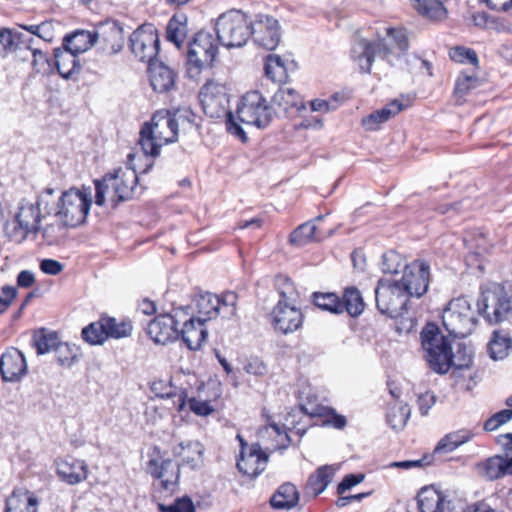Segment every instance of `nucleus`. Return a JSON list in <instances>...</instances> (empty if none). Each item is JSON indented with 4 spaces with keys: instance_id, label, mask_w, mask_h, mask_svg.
<instances>
[{
    "instance_id": "1",
    "label": "nucleus",
    "mask_w": 512,
    "mask_h": 512,
    "mask_svg": "<svg viewBox=\"0 0 512 512\" xmlns=\"http://www.w3.org/2000/svg\"><path fill=\"white\" fill-rule=\"evenodd\" d=\"M192 112L187 109L157 111L140 130L139 144L146 156L156 157L164 144L177 141L179 126L191 125Z\"/></svg>"
},
{
    "instance_id": "2",
    "label": "nucleus",
    "mask_w": 512,
    "mask_h": 512,
    "mask_svg": "<svg viewBox=\"0 0 512 512\" xmlns=\"http://www.w3.org/2000/svg\"><path fill=\"white\" fill-rule=\"evenodd\" d=\"M424 357L429 367L438 374H445L451 367L468 368L472 363L471 351L463 344L458 345L456 355L452 353L451 341L441 334L435 324H427L421 332Z\"/></svg>"
},
{
    "instance_id": "3",
    "label": "nucleus",
    "mask_w": 512,
    "mask_h": 512,
    "mask_svg": "<svg viewBox=\"0 0 512 512\" xmlns=\"http://www.w3.org/2000/svg\"><path fill=\"white\" fill-rule=\"evenodd\" d=\"M135 157L134 153L128 154L126 170L118 169L114 174H107L102 180L95 181V203L97 205L102 206L104 204L106 195L115 204L133 197L138 183V175L134 164Z\"/></svg>"
},
{
    "instance_id": "4",
    "label": "nucleus",
    "mask_w": 512,
    "mask_h": 512,
    "mask_svg": "<svg viewBox=\"0 0 512 512\" xmlns=\"http://www.w3.org/2000/svg\"><path fill=\"white\" fill-rule=\"evenodd\" d=\"M91 203L90 189L71 188L63 192L57 202L53 195L50 208L53 209L52 214L59 219L63 226L75 228L85 222Z\"/></svg>"
},
{
    "instance_id": "5",
    "label": "nucleus",
    "mask_w": 512,
    "mask_h": 512,
    "mask_svg": "<svg viewBox=\"0 0 512 512\" xmlns=\"http://www.w3.org/2000/svg\"><path fill=\"white\" fill-rule=\"evenodd\" d=\"M200 102L204 113L210 118L226 116V128L229 133L238 137L242 142L247 140V135L241 125L235 121L234 115L228 111V94L224 85L208 81L199 93Z\"/></svg>"
},
{
    "instance_id": "6",
    "label": "nucleus",
    "mask_w": 512,
    "mask_h": 512,
    "mask_svg": "<svg viewBox=\"0 0 512 512\" xmlns=\"http://www.w3.org/2000/svg\"><path fill=\"white\" fill-rule=\"evenodd\" d=\"M215 31L224 47H242L251 37V18L240 10H230L218 17Z\"/></svg>"
},
{
    "instance_id": "7",
    "label": "nucleus",
    "mask_w": 512,
    "mask_h": 512,
    "mask_svg": "<svg viewBox=\"0 0 512 512\" xmlns=\"http://www.w3.org/2000/svg\"><path fill=\"white\" fill-rule=\"evenodd\" d=\"M478 312L491 325L512 320L511 296L500 284L483 290L477 301Z\"/></svg>"
},
{
    "instance_id": "8",
    "label": "nucleus",
    "mask_w": 512,
    "mask_h": 512,
    "mask_svg": "<svg viewBox=\"0 0 512 512\" xmlns=\"http://www.w3.org/2000/svg\"><path fill=\"white\" fill-rule=\"evenodd\" d=\"M410 296L398 279L382 278L375 288L376 306L379 312L390 318H398L407 312Z\"/></svg>"
},
{
    "instance_id": "9",
    "label": "nucleus",
    "mask_w": 512,
    "mask_h": 512,
    "mask_svg": "<svg viewBox=\"0 0 512 512\" xmlns=\"http://www.w3.org/2000/svg\"><path fill=\"white\" fill-rule=\"evenodd\" d=\"M442 322L449 335L464 338L472 333L477 319L469 300L461 296L448 303L442 313Z\"/></svg>"
},
{
    "instance_id": "10",
    "label": "nucleus",
    "mask_w": 512,
    "mask_h": 512,
    "mask_svg": "<svg viewBox=\"0 0 512 512\" xmlns=\"http://www.w3.org/2000/svg\"><path fill=\"white\" fill-rule=\"evenodd\" d=\"M55 190L46 188L38 197L35 203L22 200L19 204L18 212L15 215V221L22 233L21 239H25L29 234H36L40 231V222L44 217L41 207L46 214L50 215L53 209L50 208L51 198Z\"/></svg>"
},
{
    "instance_id": "11",
    "label": "nucleus",
    "mask_w": 512,
    "mask_h": 512,
    "mask_svg": "<svg viewBox=\"0 0 512 512\" xmlns=\"http://www.w3.org/2000/svg\"><path fill=\"white\" fill-rule=\"evenodd\" d=\"M237 295L226 292L221 297L210 292H199L194 298V305L198 316L196 318L207 322L222 315L230 318L236 313Z\"/></svg>"
},
{
    "instance_id": "12",
    "label": "nucleus",
    "mask_w": 512,
    "mask_h": 512,
    "mask_svg": "<svg viewBox=\"0 0 512 512\" xmlns=\"http://www.w3.org/2000/svg\"><path fill=\"white\" fill-rule=\"evenodd\" d=\"M236 113L240 122L259 129L266 128L273 118L271 106L258 91L247 92L241 98Z\"/></svg>"
},
{
    "instance_id": "13",
    "label": "nucleus",
    "mask_w": 512,
    "mask_h": 512,
    "mask_svg": "<svg viewBox=\"0 0 512 512\" xmlns=\"http://www.w3.org/2000/svg\"><path fill=\"white\" fill-rule=\"evenodd\" d=\"M218 52L213 35L207 31H199L188 42L186 59L189 73L198 74L205 66H211Z\"/></svg>"
},
{
    "instance_id": "14",
    "label": "nucleus",
    "mask_w": 512,
    "mask_h": 512,
    "mask_svg": "<svg viewBox=\"0 0 512 512\" xmlns=\"http://www.w3.org/2000/svg\"><path fill=\"white\" fill-rule=\"evenodd\" d=\"M187 315L185 308L174 309V314H161L151 320L147 326V334L157 344H167L179 338V325L183 316Z\"/></svg>"
},
{
    "instance_id": "15",
    "label": "nucleus",
    "mask_w": 512,
    "mask_h": 512,
    "mask_svg": "<svg viewBox=\"0 0 512 512\" xmlns=\"http://www.w3.org/2000/svg\"><path fill=\"white\" fill-rule=\"evenodd\" d=\"M130 49L140 61L152 64L159 52L160 40L155 27L145 24L135 30L129 38Z\"/></svg>"
},
{
    "instance_id": "16",
    "label": "nucleus",
    "mask_w": 512,
    "mask_h": 512,
    "mask_svg": "<svg viewBox=\"0 0 512 512\" xmlns=\"http://www.w3.org/2000/svg\"><path fill=\"white\" fill-rule=\"evenodd\" d=\"M410 297H421L429 288L430 266L422 260H414L405 265L403 275L398 280Z\"/></svg>"
},
{
    "instance_id": "17",
    "label": "nucleus",
    "mask_w": 512,
    "mask_h": 512,
    "mask_svg": "<svg viewBox=\"0 0 512 512\" xmlns=\"http://www.w3.org/2000/svg\"><path fill=\"white\" fill-rule=\"evenodd\" d=\"M251 37L267 50L275 49L281 38L277 19L267 14H256L251 18Z\"/></svg>"
},
{
    "instance_id": "18",
    "label": "nucleus",
    "mask_w": 512,
    "mask_h": 512,
    "mask_svg": "<svg viewBox=\"0 0 512 512\" xmlns=\"http://www.w3.org/2000/svg\"><path fill=\"white\" fill-rule=\"evenodd\" d=\"M273 325L283 334L293 333L303 323V314L294 303L279 300L272 311Z\"/></svg>"
},
{
    "instance_id": "19",
    "label": "nucleus",
    "mask_w": 512,
    "mask_h": 512,
    "mask_svg": "<svg viewBox=\"0 0 512 512\" xmlns=\"http://www.w3.org/2000/svg\"><path fill=\"white\" fill-rule=\"evenodd\" d=\"M184 308L187 315L183 316L180 323L182 328L179 329V337L181 336L183 342L190 350H197L203 345L208 336V331L205 326L206 322L195 316H190L189 306H185Z\"/></svg>"
},
{
    "instance_id": "20",
    "label": "nucleus",
    "mask_w": 512,
    "mask_h": 512,
    "mask_svg": "<svg viewBox=\"0 0 512 512\" xmlns=\"http://www.w3.org/2000/svg\"><path fill=\"white\" fill-rule=\"evenodd\" d=\"M147 472L154 478L160 480L161 487L169 492H173L178 485L180 478V465L171 459H165L159 462L150 459L147 462Z\"/></svg>"
},
{
    "instance_id": "21",
    "label": "nucleus",
    "mask_w": 512,
    "mask_h": 512,
    "mask_svg": "<svg viewBox=\"0 0 512 512\" xmlns=\"http://www.w3.org/2000/svg\"><path fill=\"white\" fill-rule=\"evenodd\" d=\"M96 42H101L102 49L109 54H117L124 47L123 28L117 21L100 23L95 30Z\"/></svg>"
},
{
    "instance_id": "22",
    "label": "nucleus",
    "mask_w": 512,
    "mask_h": 512,
    "mask_svg": "<svg viewBox=\"0 0 512 512\" xmlns=\"http://www.w3.org/2000/svg\"><path fill=\"white\" fill-rule=\"evenodd\" d=\"M0 372L2 379L6 382L20 380L27 372V364L22 352L12 347L3 353L0 358Z\"/></svg>"
},
{
    "instance_id": "23",
    "label": "nucleus",
    "mask_w": 512,
    "mask_h": 512,
    "mask_svg": "<svg viewBox=\"0 0 512 512\" xmlns=\"http://www.w3.org/2000/svg\"><path fill=\"white\" fill-rule=\"evenodd\" d=\"M54 465L59 479L69 485H76L88 477V466L84 460L57 458Z\"/></svg>"
},
{
    "instance_id": "24",
    "label": "nucleus",
    "mask_w": 512,
    "mask_h": 512,
    "mask_svg": "<svg viewBox=\"0 0 512 512\" xmlns=\"http://www.w3.org/2000/svg\"><path fill=\"white\" fill-rule=\"evenodd\" d=\"M267 462L268 456L262 452L258 444H254L249 448L248 452H240L237 468L243 475L253 479L265 470Z\"/></svg>"
},
{
    "instance_id": "25",
    "label": "nucleus",
    "mask_w": 512,
    "mask_h": 512,
    "mask_svg": "<svg viewBox=\"0 0 512 512\" xmlns=\"http://www.w3.org/2000/svg\"><path fill=\"white\" fill-rule=\"evenodd\" d=\"M410 105L409 99H394L383 108L376 110L362 119V125L367 131H376L380 125L397 115Z\"/></svg>"
},
{
    "instance_id": "26",
    "label": "nucleus",
    "mask_w": 512,
    "mask_h": 512,
    "mask_svg": "<svg viewBox=\"0 0 512 512\" xmlns=\"http://www.w3.org/2000/svg\"><path fill=\"white\" fill-rule=\"evenodd\" d=\"M417 504L420 512H445L450 500L435 486L423 487L417 494Z\"/></svg>"
},
{
    "instance_id": "27",
    "label": "nucleus",
    "mask_w": 512,
    "mask_h": 512,
    "mask_svg": "<svg viewBox=\"0 0 512 512\" xmlns=\"http://www.w3.org/2000/svg\"><path fill=\"white\" fill-rule=\"evenodd\" d=\"M172 453L192 469L199 468L203 463L204 447L199 441H182L172 448Z\"/></svg>"
},
{
    "instance_id": "28",
    "label": "nucleus",
    "mask_w": 512,
    "mask_h": 512,
    "mask_svg": "<svg viewBox=\"0 0 512 512\" xmlns=\"http://www.w3.org/2000/svg\"><path fill=\"white\" fill-rule=\"evenodd\" d=\"M150 83L154 91L168 92L175 86V72L163 63L149 65Z\"/></svg>"
},
{
    "instance_id": "29",
    "label": "nucleus",
    "mask_w": 512,
    "mask_h": 512,
    "mask_svg": "<svg viewBox=\"0 0 512 512\" xmlns=\"http://www.w3.org/2000/svg\"><path fill=\"white\" fill-rule=\"evenodd\" d=\"M38 499L30 491L16 488L6 500L5 512H37Z\"/></svg>"
},
{
    "instance_id": "30",
    "label": "nucleus",
    "mask_w": 512,
    "mask_h": 512,
    "mask_svg": "<svg viewBox=\"0 0 512 512\" xmlns=\"http://www.w3.org/2000/svg\"><path fill=\"white\" fill-rule=\"evenodd\" d=\"M188 34V17L184 13H176L169 20L166 28V39L181 49Z\"/></svg>"
},
{
    "instance_id": "31",
    "label": "nucleus",
    "mask_w": 512,
    "mask_h": 512,
    "mask_svg": "<svg viewBox=\"0 0 512 512\" xmlns=\"http://www.w3.org/2000/svg\"><path fill=\"white\" fill-rule=\"evenodd\" d=\"M95 43V32L91 33L89 31L80 30L73 34L66 35L63 41V46L66 50L78 55L87 51Z\"/></svg>"
},
{
    "instance_id": "32",
    "label": "nucleus",
    "mask_w": 512,
    "mask_h": 512,
    "mask_svg": "<svg viewBox=\"0 0 512 512\" xmlns=\"http://www.w3.org/2000/svg\"><path fill=\"white\" fill-rule=\"evenodd\" d=\"M299 493L292 483L282 484L272 496L270 503L275 509H290L298 504Z\"/></svg>"
},
{
    "instance_id": "33",
    "label": "nucleus",
    "mask_w": 512,
    "mask_h": 512,
    "mask_svg": "<svg viewBox=\"0 0 512 512\" xmlns=\"http://www.w3.org/2000/svg\"><path fill=\"white\" fill-rule=\"evenodd\" d=\"M418 13L432 21H442L447 18L448 11L441 0H410Z\"/></svg>"
},
{
    "instance_id": "34",
    "label": "nucleus",
    "mask_w": 512,
    "mask_h": 512,
    "mask_svg": "<svg viewBox=\"0 0 512 512\" xmlns=\"http://www.w3.org/2000/svg\"><path fill=\"white\" fill-rule=\"evenodd\" d=\"M334 471L330 466H322L311 474L306 484V492L313 497L321 494L331 482Z\"/></svg>"
},
{
    "instance_id": "35",
    "label": "nucleus",
    "mask_w": 512,
    "mask_h": 512,
    "mask_svg": "<svg viewBox=\"0 0 512 512\" xmlns=\"http://www.w3.org/2000/svg\"><path fill=\"white\" fill-rule=\"evenodd\" d=\"M351 58L358 64L362 72L369 73L374 61L371 42L366 39H359L351 49Z\"/></svg>"
},
{
    "instance_id": "36",
    "label": "nucleus",
    "mask_w": 512,
    "mask_h": 512,
    "mask_svg": "<svg viewBox=\"0 0 512 512\" xmlns=\"http://www.w3.org/2000/svg\"><path fill=\"white\" fill-rule=\"evenodd\" d=\"M351 58L358 64L362 72L369 73L374 61L371 42L366 39H359L351 49Z\"/></svg>"
},
{
    "instance_id": "37",
    "label": "nucleus",
    "mask_w": 512,
    "mask_h": 512,
    "mask_svg": "<svg viewBox=\"0 0 512 512\" xmlns=\"http://www.w3.org/2000/svg\"><path fill=\"white\" fill-rule=\"evenodd\" d=\"M273 104L288 112L292 108L301 110L305 108L302 97L293 88L280 87L272 97Z\"/></svg>"
},
{
    "instance_id": "38",
    "label": "nucleus",
    "mask_w": 512,
    "mask_h": 512,
    "mask_svg": "<svg viewBox=\"0 0 512 512\" xmlns=\"http://www.w3.org/2000/svg\"><path fill=\"white\" fill-rule=\"evenodd\" d=\"M474 434L467 429L458 430L445 435L437 444L434 453H448L469 442Z\"/></svg>"
},
{
    "instance_id": "39",
    "label": "nucleus",
    "mask_w": 512,
    "mask_h": 512,
    "mask_svg": "<svg viewBox=\"0 0 512 512\" xmlns=\"http://www.w3.org/2000/svg\"><path fill=\"white\" fill-rule=\"evenodd\" d=\"M477 469L481 476L489 480H495L508 474L506 459L500 455H495L479 463Z\"/></svg>"
},
{
    "instance_id": "40",
    "label": "nucleus",
    "mask_w": 512,
    "mask_h": 512,
    "mask_svg": "<svg viewBox=\"0 0 512 512\" xmlns=\"http://www.w3.org/2000/svg\"><path fill=\"white\" fill-rule=\"evenodd\" d=\"M341 304L342 313L346 311L352 317L359 316L365 307L362 295L355 287H349L344 291Z\"/></svg>"
},
{
    "instance_id": "41",
    "label": "nucleus",
    "mask_w": 512,
    "mask_h": 512,
    "mask_svg": "<svg viewBox=\"0 0 512 512\" xmlns=\"http://www.w3.org/2000/svg\"><path fill=\"white\" fill-rule=\"evenodd\" d=\"M55 59L58 73L65 79H69L75 72L80 70L77 55L65 48L62 52L55 53Z\"/></svg>"
},
{
    "instance_id": "42",
    "label": "nucleus",
    "mask_w": 512,
    "mask_h": 512,
    "mask_svg": "<svg viewBox=\"0 0 512 512\" xmlns=\"http://www.w3.org/2000/svg\"><path fill=\"white\" fill-rule=\"evenodd\" d=\"M107 339L109 337L120 339L132 334V322L128 319L118 320L113 317H102Z\"/></svg>"
},
{
    "instance_id": "43",
    "label": "nucleus",
    "mask_w": 512,
    "mask_h": 512,
    "mask_svg": "<svg viewBox=\"0 0 512 512\" xmlns=\"http://www.w3.org/2000/svg\"><path fill=\"white\" fill-rule=\"evenodd\" d=\"M152 392L155 393L157 397L160 398H175L178 397V406L177 410L182 411L186 406V398L187 393L185 391H181L177 393L175 387L172 383L165 382L163 380L154 381L151 385Z\"/></svg>"
},
{
    "instance_id": "44",
    "label": "nucleus",
    "mask_w": 512,
    "mask_h": 512,
    "mask_svg": "<svg viewBox=\"0 0 512 512\" xmlns=\"http://www.w3.org/2000/svg\"><path fill=\"white\" fill-rule=\"evenodd\" d=\"M411 410L407 404H395L386 415L387 424L395 431L402 430L410 417Z\"/></svg>"
},
{
    "instance_id": "45",
    "label": "nucleus",
    "mask_w": 512,
    "mask_h": 512,
    "mask_svg": "<svg viewBox=\"0 0 512 512\" xmlns=\"http://www.w3.org/2000/svg\"><path fill=\"white\" fill-rule=\"evenodd\" d=\"M317 226L313 221H308L299 225L290 234V243L296 246H303L313 240H319L320 237L316 235Z\"/></svg>"
},
{
    "instance_id": "46",
    "label": "nucleus",
    "mask_w": 512,
    "mask_h": 512,
    "mask_svg": "<svg viewBox=\"0 0 512 512\" xmlns=\"http://www.w3.org/2000/svg\"><path fill=\"white\" fill-rule=\"evenodd\" d=\"M512 347V340L500 331H494L493 337L489 342L490 356L494 360L503 359L508 355Z\"/></svg>"
},
{
    "instance_id": "47",
    "label": "nucleus",
    "mask_w": 512,
    "mask_h": 512,
    "mask_svg": "<svg viewBox=\"0 0 512 512\" xmlns=\"http://www.w3.org/2000/svg\"><path fill=\"white\" fill-rule=\"evenodd\" d=\"M265 75L273 82H283L287 77L286 67L281 57L275 54H269L266 57L264 66Z\"/></svg>"
},
{
    "instance_id": "48",
    "label": "nucleus",
    "mask_w": 512,
    "mask_h": 512,
    "mask_svg": "<svg viewBox=\"0 0 512 512\" xmlns=\"http://www.w3.org/2000/svg\"><path fill=\"white\" fill-rule=\"evenodd\" d=\"M313 302L318 308L332 314L342 313L341 299L335 293H313Z\"/></svg>"
},
{
    "instance_id": "49",
    "label": "nucleus",
    "mask_w": 512,
    "mask_h": 512,
    "mask_svg": "<svg viewBox=\"0 0 512 512\" xmlns=\"http://www.w3.org/2000/svg\"><path fill=\"white\" fill-rule=\"evenodd\" d=\"M480 86V80L478 77L474 75H469L466 73H461L454 87V94L456 97L457 104H462L464 102V97L473 89Z\"/></svg>"
},
{
    "instance_id": "50",
    "label": "nucleus",
    "mask_w": 512,
    "mask_h": 512,
    "mask_svg": "<svg viewBox=\"0 0 512 512\" xmlns=\"http://www.w3.org/2000/svg\"><path fill=\"white\" fill-rule=\"evenodd\" d=\"M59 342L58 335L54 332L42 330L33 336V344L40 355L54 351Z\"/></svg>"
},
{
    "instance_id": "51",
    "label": "nucleus",
    "mask_w": 512,
    "mask_h": 512,
    "mask_svg": "<svg viewBox=\"0 0 512 512\" xmlns=\"http://www.w3.org/2000/svg\"><path fill=\"white\" fill-rule=\"evenodd\" d=\"M274 285L279 293L280 300L283 302L294 303L299 294L289 277L278 275L275 277Z\"/></svg>"
},
{
    "instance_id": "52",
    "label": "nucleus",
    "mask_w": 512,
    "mask_h": 512,
    "mask_svg": "<svg viewBox=\"0 0 512 512\" xmlns=\"http://www.w3.org/2000/svg\"><path fill=\"white\" fill-rule=\"evenodd\" d=\"M82 338L91 345L103 344L107 339L104 324L102 318L97 321L90 323L82 330Z\"/></svg>"
},
{
    "instance_id": "53",
    "label": "nucleus",
    "mask_w": 512,
    "mask_h": 512,
    "mask_svg": "<svg viewBox=\"0 0 512 512\" xmlns=\"http://www.w3.org/2000/svg\"><path fill=\"white\" fill-rule=\"evenodd\" d=\"M54 352L57 362L64 367H71L78 356V348L66 342H59Z\"/></svg>"
},
{
    "instance_id": "54",
    "label": "nucleus",
    "mask_w": 512,
    "mask_h": 512,
    "mask_svg": "<svg viewBox=\"0 0 512 512\" xmlns=\"http://www.w3.org/2000/svg\"><path fill=\"white\" fill-rule=\"evenodd\" d=\"M407 265L402 256L394 251H387L382 255L381 270L383 273L397 274L402 268L405 269Z\"/></svg>"
},
{
    "instance_id": "55",
    "label": "nucleus",
    "mask_w": 512,
    "mask_h": 512,
    "mask_svg": "<svg viewBox=\"0 0 512 512\" xmlns=\"http://www.w3.org/2000/svg\"><path fill=\"white\" fill-rule=\"evenodd\" d=\"M18 26L46 42H52L55 37V25L52 21H44L38 25L19 24Z\"/></svg>"
},
{
    "instance_id": "56",
    "label": "nucleus",
    "mask_w": 512,
    "mask_h": 512,
    "mask_svg": "<svg viewBox=\"0 0 512 512\" xmlns=\"http://www.w3.org/2000/svg\"><path fill=\"white\" fill-rule=\"evenodd\" d=\"M449 56L453 61L456 62H469L474 66L478 65V56L472 49L456 46L450 49Z\"/></svg>"
},
{
    "instance_id": "57",
    "label": "nucleus",
    "mask_w": 512,
    "mask_h": 512,
    "mask_svg": "<svg viewBox=\"0 0 512 512\" xmlns=\"http://www.w3.org/2000/svg\"><path fill=\"white\" fill-rule=\"evenodd\" d=\"M16 31L10 28L0 29V56H6L11 52H15Z\"/></svg>"
},
{
    "instance_id": "58",
    "label": "nucleus",
    "mask_w": 512,
    "mask_h": 512,
    "mask_svg": "<svg viewBox=\"0 0 512 512\" xmlns=\"http://www.w3.org/2000/svg\"><path fill=\"white\" fill-rule=\"evenodd\" d=\"M512 419V409H504L501 410L490 418H488L484 423V429L486 431H494L498 429L501 425L509 422Z\"/></svg>"
},
{
    "instance_id": "59",
    "label": "nucleus",
    "mask_w": 512,
    "mask_h": 512,
    "mask_svg": "<svg viewBox=\"0 0 512 512\" xmlns=\"http://www.w3.org/2000/svg\"><path fill=\"white\" fill-rule=\"evenodd\" d=\"M163 512H195V507L189 497L178 498L171 505H160Z\"/></svg>"
},
{
    "instance_id": "60",
    "label": "nucleus",
    "mask_w": 512,
    "mask_h": 512,
    "mask_svg": "<svg viewBox=\"0 0 512 512\" xmlns=\"http://www.w3.org/2000/svg\"><path fill=\"white\" fill-rule=\"evenodd\" d=\"M30 56L32 59L31 65L34 71L37 73H45L49 67L47 55L38 47L37 49H32Z\"/></svg>"
},
{
    "instance_id": "61",
    "label": "nucleus",
    "mask_w": 512,
    "mask_h": 512,
    "mask_svg": "<svg viewBox=\"0 0 512 512\" xmlns=\"http://www.w3.org/2000/svg\"><path fill=\"white\" fill-rule=\"evenodd\" d=\"M387 35L393 48L396 47L401 52H404L408 49V38L404 31L397 29H388Z\"/></svg>"
},
{
    "instance_id": "62",
    "label": "nucleus",
    "mask_w": 512,
    "mask_h": 512,
    "mask_svg": "<svg viewBox=\"0 0 512 512\" xmlns=\"http://www.w3.org/2000/svg\"><path fill=\"white\" fill-rule=\"evenodd\" d=\"M15 37V52H23L24 50L27 52H32V49H37L36 41L34 38L16 31Z\"/></svg>"
},
{
    "instance_id": "63",
    "label": "nucleus",
    "mask_w": 512,
    "mask_h": 512,
    "mask_svg": "<svg viewBox=\"0 0 512 512\" xmlns=\"http://www.w3.org/2000/svg\"><path fill=\"white\" fill-rule=\"evenodd\" d=\"M63 228H65V226H63L62 224L61 225H53V224L46 225L43 228V238L45 239L47 244L54 245V244L59 243V241L62 237V234H63Z\"/></svg>"
},
{
    "instance_id": "64",
    "label": "nucleus",
    "mask_w": 512,
    "mask_h": 512,
    "mask_svg": "<svg viewBox=\"0 0 512 512\" xmlns=\"http://www.w3.org/2000/svg\"><path fill=\"white\" fill-rule=\"evenodd\" d=\"M188 405L190 410L198 416H208L214 412V408L206 400L190 398L188 399Z\"/></svg>"
}]
</instances>
